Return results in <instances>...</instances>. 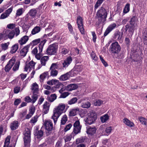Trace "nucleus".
I'll use <instances>...</instances> for the list:
<instances>
[{"label":"nucleus","instance_id":"f257e3e1","mask_svg":"<svg viewBox=\"0 0 147 147\" xmlns=\"http://www.w3.org/2000/svg\"><path fill=\"white\" fill-rule=\"evenodd\" d=\"M65 105L62 103L59 104L54 108L52 118L55 124L56 123L58 119L61 115L65 112Z\"/></svg>","mask_w":147,"mask_h":147},{"label":"nucleus","instance_id":"f03ea898","mask_svg":"<svg viewBox=\"0 0 147 147\" xmlns=\"http://www.w3.org/2000/svg\"><path fill=\"white\" fill-rule=\"evenodd\" d=\"M107 13L106 10L102 7H101L96 13L97 18L98 21L96 24L99 25L102 22L103 23L106 20Z\"/></svg>","mask_w":147,"mask_h":147},{"label":"nucleus","instance_id":"7ed1b4c3","mask_svg":"<svg viewBox=\"0 0 147 147\" xmlns=\"http://www.w3.org/2000/svg\"><path fill=\"white\" fill-rule=\"evenodd\" d=\"M58 48V44L57 43L50 45L47 49V54L51 55H55L57 52Z\"/></svg>","mask_w":147,"mask_h":147},{"label":"nucleus","instance_id":"20e7f679","mask_svg":"<svg viewBox=\"0 0 147 147\" xmlns=\"http://www.w3.org/2000/svg\"><path fill=\"white\" fill-rule=\"evenodd\" d=\"M24 145H27L28 146L30 145V130L27 128L24 132Z\"/></svg>","mask_w":147,"mask_h":147},{"label":"nucleus","instance_id":"39448f33","mask_svg":"<svg viewBox=\"0 0 147 147\" xmlns=\"http://www.w3.org/2000/svg\"><path fill=\"white\" fill-rule=\"evenodd\" d=\"M96 118L97 116L96 113L94 112H90L88 117L85 120L86 124L91 125L93 123Z\"/></svg>","mask_w":147,"mask_h":147},{"label":"nucleus","instance_id":"423d86ee","mask_svg":"<svg viewBox=\"0 0 147 147\" xmlns=\"http://www.w3.org/2000/svg\"><path fill=\"white\" fill-rule=\"evenodd\" d=\"M59 65L57 63H53L52 64L50 68V75L53 77H55L57 75L58 71L56 70L59 68Z\"/></svg>","mask_w":147,"mask_h":147},{"label":"nucleus","instance_id":"0eeeda50","mask_svg":"<svg viewBox=\"0 0 147 147\" xmlns=\"http://www.w3.org/2000/svg\"><path fill=\"white\" fill-rule=\"evenodd\" d=\"M76 23L80 32L82 34H84V31L83 27V19L80 16H78V17Z\"/></svg>","mask_w":147,"mask_h":147},{"label":"nucleus","instance_id":"6e6552de","mask_svg":"<svg viewBox=\"0 0 147 147\" xmlns=\"http://www.w3.org/2000/svg\"><path fill=\"white\" fill-rule=\"evenodd\" d=\"M111 51L114 53H118L120 51L121 47L118 43L115 42L112 44L111 45Z\"/></svg>","mask_w":147,"mask_h":147},{"label":"nucleus","instance_id":"1a4fd4ad","mask_svg":"<svg viewBox=\"0 0 147 147\" xmlns=\"http://www.w3.org/2000/svg\"><path fill=\"white\" fill-rule=\"evenodd\" d=\"M16 60L15 58H12L7 62L5 66L4 70L5 72H9L15 63Z\"/></svg>","mask_w":147,"mask_h":147},{"label":"nucleus","instance_id":"9d476101","mask_svg":"<svg viewBox=\"0 0 147 147\" xmlns=\"http://www.w3.org/2000/svg\"><path fill=\"white\" fill-rule=\"evenodd\" d=\"M35 63L31 61L28 63H26L24 67V71H27L28 70L30 71L31 69L34 68Z\"/></svg>","mask_w":147,"mask_h":147},{"label":"nucleus","instance_id":"9b49d317","mask_svg":"<svg viewBox=\"0 0 147 147\" xmlns=\"http://www.w3.org/2000/svg\"><path fill=\"white\" fill-rule=\"evenodd\" d=\"M74 129L73 132L76 134H78L80 132L81 126L80 124L79 121H76L74 124Z\"/></svg>","mask_w":147,"mask_h":147},{"label":"nucleus","instance_id":"f8f14e48","mask_svg":"<svg viewBox=\"0 0 147 147\" xmlns=\"http://www.w3.org/2000/svg\"><path fill=\"white\" fill-rule=\"evenodd\" d=\"M44 125L46 129L49 131H51L53 129V124L50 120H46Z\"/></svg>","mask_w":147,"mask_h":147},{"label":"nucleus","instance_id":"ddd939ff","mask_svg":"<svg viewBox=\"0 0 147 147\" xmlns=\"http://www.w3.org/2000/svg\"><path fill=\"white\" fill-rule=\"evenodd\" d=\"M72 61V59L71 56L67 58L65 60L62 61L63 67L64 68H66L70 64Z\"/></svg>","mask_w":147,"mask_h":147},{"label":"nucleus","instance_id":"4468645a","mask_svg":"<svg viewBox=\"0 0 147 147\" xmlns=\"http://www.w3.org/2000/svg\"><path fill=\"white\" fill-rule=\"evenodd\" d=\"M4 31L7 39L8 38L10 39H12L15 35L14 30H5Z\"/></svg>","mask_w":147,"mask_h":147},{"label":"nucleus","instance_id":"2eb2a0df","mask_svg":"<svg viewBox=\"0 0 147 147\" xmlns=\"http://www.w3.org/2000/svg\"><path fill=\"white\" fill-rule=\"evenodd\" d=\"M116 26V25L115 23H113L110 24L105 31L104 34V36H105L108 35Z\"/></svg>","mask_w":147,"mask_h":147},{"label":"nucleus","instance_id":"dca6fc26","mask_svg":"<svg viewBox=\"0 0 147 147\" xmlns=\"http://www.w3.org/2000/svg\"><path fill=\"white\" fill-rule=\"evenodd\" d=\"M82 66L80 65L76 66L71 71V72L73 73L74 76L78 74L82 71Z\"/></svg>","mask_w":147,"mask_h":147},{"label":"nucleus","instance_id":"f3484780","mask_svg":"<svg viewBox=\"0 0 147 147\" xmlns=\"http://www.w3.org/2000/svg\"><path fill=\"white\" fill-rule=\"evenodd\" d=\"M29 45H27L21 50L20 52V55L23 57H25L27 54L28 51V49L30 47Z\"/></svg>","mask_w":147,"mask_h":147},{"label":"nucleus","instance_id":"a211bd4d","mask_svg":"<svg viewBox=\"0 0 147 147\" xmlns=\"http://www.w3.org/2000/svg\"><path fill=\"white\" fill-rule=\"evenodd\" d=\"M47 84L51 85H57L56 88H59L60 85H61V83L59 82V81L56 80H52L47 82Z\"/></svg>","mask_w":147,"mask_h":147},{"label":"nucleus","instance_id":"6ab92c4d","mask_svg":"<svg viewBox=\"0 0 147 147\" xmlns=\"http://www.w3.org/2000/svg\"><path fill=\"white\" fill-rule=\"evenodd\" d=\"M50 105L47 101L45 102L43 105L42 112L45 114H47L49 112Z\"/></svg>","mask_w":147,"mask_h":147},{"label":"nucleus","instance_id":"aec40b11","mask_svg":"<svg viewBox=\"0 0 147 147\" xmlns=\"http://www.w3.org/2000/svg\"><path fill=\"white\" fill-rule=\"evenodd\" d=\"M29 39V37L27 36H24L22 37L18 41V42L20 45L25 44Z\"/></svg>","mask_w":147,"mask_h":147},{"label":"nucleus","instance_id":"412c9836","mask_svg":"<svg viewBox=\"0 0 147 147\" xmlns=\"http://www.w3.org/2000/svg\"><path fill=\"white\" fill-rule=\"evenodd\" d=\"M113 129L112 127H108L106 128L105 131H102L101 134L102 135L108 136L111 134Z\"/></svg>","mask_w":147,"mask_h":147},{"label":"nucleus","instance_id":"4be33fe9","mask_svg":"<svg viewBox=\"0 0 147 147\" xmlns=\"http://www.w3.org/2000/svg\"><path fill=\"white\" fill-rule=\"evenodd\" d=\"M18 122L17 121H15L12 122L10 125V128L12 130L16 129L18 127Z\"/></svg>","mask_w":147,"mask_h":147},{"label":"nucleus","instance_id":"5701e85b","mask_svg":"<svg viewBox=\"0 0 147 147\" xmlns=\"http://www.w3.org/2000/svg\"><path fill=\"white\" fill-rule=\"evenodd\" d=\"M123 121L125 125L129 127H133L134 125V124L133 122L130 121L126 118H125L123 119Z\"/></svg>","mask_w":147,"mask_h":147},{"label":"nucleus","instance_id":"b1692460","mask_svg":"<svg viewBox=\"0 0 147 147\" xmlns=\"http://www.w3.org/2000/svg\"><path fill=\"white\" fill-rule=\"evenodd\" d=\"M77 88L78 86L76 84H73L68 85L65 88L67 90L70 91L76 89Z\"/></svg>","mask_w":147,"mask_h":147},{"label":"nucleus","instance_id":"393cba45","mask_svg":"<svg viewBox=\"0 0 147 147\" xmlns=\"http://www.w3.org/2000/svg\"><path fill=\"white\" fill-rule=\"evenodd\" d=\"M96 129L95 127H90L87 129V133L89 134H95L96 132Z\"/></svg>","mask_w":147,"mask_h":147},{"label":"nucleus","instance_id":"a878e982","mask_svg":"<svg viewBox=\"0 0 147 147\" xmlns=\"http://www.w3.org/2000/svg\"><path fill=\"white\" fill-rule=\"evenodd\" d=\"M18 49V45L17 43L13 45L11 48L10 52L13 54L15 53Z\"/></svg>","mask_w":147,"mask_h":147},{"label":"nucleus","instance_id":"bb28decb","mask_svg":"<svg viewBox=\"0 0 147 147\" xmlns=\"http://www.w3.org/2000/svg\"><path fill=\"white\" fill-rule=\"evenodd\" d=\"M80 109L78 108H76L71 110L69 112V115L70 116H74L76 115L77 111H79Z\"/></svg>","mask_w":147,"mask_h":147},{"label":"nucleus","instance_id":"cd10ccee","mask_svg":"<svg viewBox=\"0 0 147 147\" xmlns=\"http://www.w3.org/2000/svg\"><path fill=\"white\" fill-rule=\"evenodd\" d=\"M57 96L55 94H51L50 96H48L47 98V100L50 102H52L57 98Z\"/></svg>","mask_w":147,"mask_h":147},{"label":"nucleus","instance_id":"c85d7f7f","mask_svg":"<svg viewBox=\"0 0 147 147\" xmlns=\"http://www.w3.org/2000/svg\"><path fill=\"white\" fill-rule=\"evenodd\" d=\"M41 30L40 27L38 26L35 27L31 31V34L32 35H35L39 33Z\"/></svg>","mask_w":147,"mask_h":147},{"label":"nucleus","instance_id":"c756f323","mask_svg":"<svg viewBox=\"0 0 147 147\" xmlns=\"http://www.w3.org/2000/svg\"><path fill=\"white\" fill-rule=\"evenodd\" d=\"M31 90L33 91V92L38 93V86L36 83H34L32 85Z\"/></svg>","mask_w":147,"mask_h":147},{"label":"nucleus","instance_id":"7c9ffc66","mask_svg":"<svg viewBox=\"0 0 147 147\" xmlns=\"http://www.w3.org/2000/svg\"><path fill=\"white\" fill-rule=\"evenodd\" d=\"M46 41L47 40H46L40 41L38 45L39 50L40 53L42 52L43 46L46 42Z\"/></svg>","mask_w":147,"mask_h":147},{"label":"nucleus","instance_id":"2f4dec72","mask_svg":"<svg viewBox=\"0 0 147 147\" xmlns=\"http://www.w3.org/2000/svg\"><path fill=\"white\" fill-rule=\"evenodd\" d=\"M138 119L142 124L145 125L147 127V119L142 117H139Z\"/></svg>","mask_w":147,"mask_h":147},{"label":"nucleus","instance_id":"473e14b6","mask_svg":"<svg viewBox=\"0 0 147 147\" xmlns=\"http://www.w3.org/2000/svg\"><path fill=\"white\" fill-rule=\"evenodd\" d=\"M49 59V57L45 56L42 57L40 60L41 64L42 66H45L46 64L47 61Z\"/></svg>","mask_w":147,"mask_h":147},{"label":"nucleus","instance_id":"72a5a7b5","mask_svg":"<svg viewBox=\"0 0 147 147\" xmlns=\"http://www.w3.org/2000/svg\"><path fill=\"white\" fill-rule=\"evenodd\" d=\"M109 116L107 114H106L100 117L101 121L102 123L106 122L109 119Z\"/></svg>","mask_w":147,"mask_h":147},{"label":"nucleus","instance_id":"f704fd0d","mask_svg":"<svg viewBox=\"0 0 147 147\" xmlns=\"http://www.w3.org/2000/svg\"><path fill=\"white\" fill-rule=\"evenodd\" d=\"M20 65V61H17L15 62V64H14L13 67L12 68V70L14 71H16L18 70L19 69V67Z\"/></svg>","mask_w":147,"mask_h":147},{"label":"nucleus","instance_id":"c9c22d12","mask_svg":"<svg viewBox=\"0 0 147 147\" xmlns=\"http://www.w3.org/2000/svg\"><path fill=\"white\" fill-rule=\"evenodd\" d=\"M37 10L35 9H33L30 10L29 12V15L33 18L35 17L37 13Z\"/></svg>","mask_w":147,"mask_h":147},{"label":"nucleus","instance_id":"e433bc0d","mask_svg":"<svg viewBox=\"0 0 147 147\" xmlns=\"http://www.w3.org/2000/svg\"><path fill=\"white\" fill-rule=\"evenodd\" d=\"M35 136L38 138L40 139L42 136L43 135V132L41 130H39L36 131V132L35 134Z\"/></svg>","mask_w":147,"mask_h":147},{"label":"nucleus","instance_id":"4c0bfd02","mask_svg":"<svg viewBox=\"0 0 147 147\" xmlns=\"http://www.w3.org/2000/svg\"><path fill=\"white\" fill-rule=\"evenodd\" d=\"M134 26H130L129 25H127L125 26V30L128 31L129 32H133L134 31Z\"/></svg>","mask_w":147,"mask_h":147},{"label":"nucleus","instance_id":"58836bf2","mask_svg":"<svg viewBox=\"0 0 147 147\" xmlns=\"http://www.w3.org/2000/svg\"><path fill=\"white\" fill-rule=\"evenodd\" d=\"M10 138L9 136H7L6 138L3 147H12L11 146H9V145L10 143Z\"/></svg>","mask_w":147,"mask_h":147},{"label":"nucleus","instance_id":"ea45409f","mask_svg":"<svg viewBox=\"0 0 147 147\" xmlns=\"http://www.w3.org/2000/svg\"><path fill=\"white\" fill-rule=\"evenodd\" d=\"M30 28V26L29 25L24 24L22 26V28L24 32H26L27 33L28 32V30Z\"/></svg>","mask_w":147,"mask_h":147},{"label":"nucleus","instance_id":"a19ab883","mask_svg":"<svg viewBox=\"0 0 147 147\" xmlns=\"http://www.w3.org/2000/svg\"><path fill=\"white\" fill-rule=\"evenodd\" d=\"M38 93L33 92V95L32 96V102L33 103H34L38 99Z\"/></svg>","mask_w":147,"mask_h":147},{"label":"nucleus","instance_id":"79ce46f5","mask_svg":"<svg viewBox=\"0 0 147 147\" xmlns=\"http://www.w3.org/2000/svg\"><path fill=\"white\" fill-rule=\"evenodd\" d=\"M9 44V42H8L7 43H2L1 45V46L2 49L5 50L8 48V47Z\"/></svg>","mask_w":147,"mask_h":147},{"label":"nucleus","instance_id":"37998d69","mask_svg":"<svg viewBox=\"0 0 147 147\" xmlns=\"http://www.w3.org/2000/svg\"><path fill=\"white\" fill-rule=\"evenodd\" d=\"M7 39V38L4 30L2 32L0 33V41Z\"/></svg>","mask_w":147,"mask_h":147},{"label":"nucleus","instance_id":"c03bdc74","mask_svg":"<svg viewBox=\"0 0 147 147\" xmlns=\"http://www.w3.org/2000/svg\"><path fill=\"white\" fill-rule=\"evenodd\" d=\"M130 4L127 3L124 7L123 10V13H128L129 11Z\"/></svg>","mask_w":147,"mask_h":147},{"label":"nucleus","instance_id":"a18cd8bd","mask_svg":"<svg viewBox=\"0 0 147 147\" xmlns=\"http://www.w3.org/2000/svg\"><path fill=\"white\" fill-rule=\"evenodd\" d=\"M137 18L135 16H133L129 22L130 24L131 25L134 26L136 22L137 21Z\"/></svg>","mask_w":147,"mask_h":147},{"label":"nucleus","instance_id":"49530a36","mask_svg":"<svg viewBox=\"0 0 147 147\" xmlns=\"http://www.w3.org/2000/svg\"><path fill=\"white\" fill-rule=\"evenodd\" d=\"M68 74L67 73L62 75L59 78V79L61 81L66 80L68 79Z\"/></svg>","mask_w":147,"mask_h":147},{"label":"nucleus","instance_id":"de8ad7c7","mask_svg":"<svg viewBox=\"0 0 147 147\" xmlns=\"http://www.w3.org/2000/svg\"><path fill=\"white\" fill-rule=\"evenodd\" d=\"M91 104L90 102H86L83 103L82 104L81 107L85 108H88L90 107Z\"/></svg>","mask_w":147,"mask_h":147},{"label":"nucleus","instance_id":"09e8293b","mask_svg":"<svg viewBox=\"0 0 147 147\" xmlns=\"http://www.w3.org/2000/svg\"><path fill=\"white\" fill-rule=\"evenodd\" d=\"M78 99L76 97H74L71 99L68 102L69 105H71L75 103L77 101Z\"/></svg>","mask_w":147,"mask_h":147},{"label":"nucleus","instance_id":"8fccbe9b","mask_svg":"<svg viewBox=\"0 0 147 147\" xmlns=\"http://www.w3.org/2000/svg\"><path fill=\"white\" fill-rule=\"evenodd\" d=\"M67 120V115H63L61 120V124L64 125Z\"/></svg>","mask_w":147,"mask_h":147},{"label":"nucleus","instance_id":"3c124183","mask_svg":"<svg viewBox=\"0 0 147 147\" xmlns=\"http://www.w3.org/2000/svg\"><path fill=\"white\" fill-rule=\"evenodd\" d=\"M72 136L71 135H69L65 136L64 137L65 143H67L72 138Z\"/></svg>","mask_w":147,"mask_h":147},{"label":"nucleus","instance_id":"603ef678","mask_svg":"<svg viewBox=\"0 0 147 147\" xmlns=\"http://www.w3.org/2000/svg\"><path fill=\"white\" fill-rule=\"evenodd\" d=\"M103 103V101L100 100H96L94 102V104L95 106H100Z\"/></svg>","mask_w":147,"mask_h":147},{"label":"nucleus","instance_id":"864d4df0","mask_svg":"<svg viewBox=\"0 0 147 147\" xmlns=\"http://www.w3.org/2000/svg\"><path fill=\"white\" fill-rule=\"evenodd\" d=\"M23 9L22 8L18 9L16 11V15L17 16H20L21 15L23 12Z\"/></svg>","mask_w":147,"mask_h":147},{"label":"nucleus","instance_id":"5fc2aeb1","mask_svg":"<svg viewBox=\"0 0 147 147\" xmlns=\"http://www.w3.org/2000/svg\"><path fill=\"white\" fill-rule=\"evenodd\" d=\"M46 3H43L40 5L36 9L37 11H38V10H40V12H43L44 9V7L45 6Z\"/></svg>","mask_w":147,"mask_h":147},{"label":"nucleus","instance_id":"6e6d98bb","mask_svg":"<svg viewBox=\"0 0 147 147\" xmlns=\"http://www.w3.org/2000/svg\"><path fill=\"white\" fill-rule=\"evenodd\" d=\"M40 38L36 39L33 40L31 44L32 45H36L39 43L40 42Z\"/></svg>","mask_w":147,"mask_h":147},{"label":"nucleus","instance_id":"4d7b16f0","mask_svg":"<svg viewBox=\"0 0 147 147\" xmlns=\"http://www.w3.org/2000/svg\"><path fill=\"white\" fill-rule=\"evenodd\" d=\"M47 75V74L46 73H44L40 75V82H42L43 81V80L46 78Z\"/></svg>","mask_w":147,"mask_h":147},{"label":"nucleus","instance_id":"13d9d810","mask_svg":"<svg viewBox=\"0 0 147 147\" xmlns=\"http://www.w3.org/2000/svg\"><path fill=\"white\" fill-rule=\"evenodd\" d=\"M90 56L93 60H94V61H96L97 60L98 58L94 52L92 51L91 53Z\"/></svg>","mask_w":147,"mask_h":147},{"label":"nucleus","instance_id":"bf43d9fd","mask_svg":"<svg viewBox=\"0 0 147 147\" xmlns=\"http://www.w3.org/2000/svg\"><path fill=\"white\" fill-rule=\"evenodd\" d=\"M38 116L37 115H35L32 117L30 120V123H34L37 121V119Z\"/></svg>","mask_w":147,"mask_h":147},{"label":"nucleus","instance_id":"052dcab7","mask_svg":"<svg viewBox=\"0 0 147 147\" xmlns=\"http://www.w3.org/2000/svg\"><path fill=\"white\" fill-rule=\"evenodd\" d=\"M84 139L83 137H81L78 138L76 140V144H78L79 143L83 142H84Z\"/></svg>","mask_w":147,"mask_h":147},{"label":"nucleus","instance_id":"680f3d73","mask_svg":"<svg viewBox=\"0 0 147 147\" xmlns=\"http://www.w3.org/2000/svg\"><path fill=\"white\" fill-rule=\"evenodd\" d=\"M15 35L16 36H18L20 34V30L19 29V27L18 26L16 28L15 30H14Z\"/></svg>","mask_w":147,"mask_h":147},{"label":"nucleus","instance_id":"e2e57ef3","mask_svg":"<svg viewBox=\"0 0 147 147\" xmlns=\"http://www.w3.org/2000/svg\"><path fill=\"white\" fill-rule=\"evenodd\" d=\"M35 111V108L34 107H32L30 108L29 109V113L31 115H33Z\"/></svg>","mask_w":147,"mask_h":147},{"label":"nucleus","instance_id":"0e129e2a","mask_svg":"<svg viewBox=\"0 0 147 147\" xmlns=\"http://www.w3.org/2000/svg\"><path fill=\"white\" fill-rule=\"evenodd\" d=\"M69 95V93L67 92H65L62 93L60 97L61 98H66Z\"/></svg>","mask_w":147,"mask_h":147},{"label":"nucleus","instance_id":"69168bd1","mask_svg":"<svg viewBox=\"0 0 147 147\" xmlns=\"http://www.w3.org/2000/svg\"><path fill=\"white\" fill-rule=\"evenodd\" d=\"M22 101L20 98L16 99L14 102V105H18Z\"/></svg>","mask_w":147,"mask_h":147},{"label":"nucleus","instance_id":"338daca9","mask_svg":"<svg viewBox=\"0 0 147 147\" xmlns=\"http://www.w3.org/2000/svg\"><path fill=\"white\" fill-rule=\"evenodd\" d=\"M72 126V125L71 123H69L66 125V127L64 129V131L65 132L69 130Z\"/></svg>","mask_w":147,"mask_h":147},{"label":"nucleus","instance_id":"774afa93","mask_svg":"<svg viewBox=\"0 0 147 147\" xmlns=\"http://www.w3.org/2000/svg\"><path fill=\"white\" fill-rule=\"evenodd\" d=\"M20 87L16 86L14 88V92L15 94L18 93L20 90Z\"/></svg>","mask_w":147,"mask_h":147}]
</instances>
